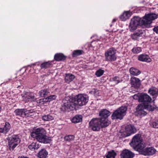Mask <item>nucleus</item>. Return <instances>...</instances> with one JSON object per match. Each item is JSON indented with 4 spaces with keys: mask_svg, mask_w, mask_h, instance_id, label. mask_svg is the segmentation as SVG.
Masks as SVG:
<instances>
[{
    "mask_svg": "<svg viewBox=\"0 0 158 158\" xmlns=\"http://www.w3.org/2000/svg\"><path fill=\"white\" fill-rule=\"evenodd\" d=\"M83 51L81 50H76L74 51L72 54V56L73 57H76L82 54Z\"/></svg>",
    "mask_w": 158,
    "mask_h": 158,
    "instance_id": "obj_34",
    "label": "nucleus"
},
{
    "mask_svg": "<svg viewBox=\"0 0 158 158\" xmlns=\"http://www.w3.org/2000/svg\"><path fill=\"white\" fill-rule=\"evenodd\" d=\"M40 145L36 142H33L28 146V148L31 151H35L38 149L40 147Z\"/></svg>",
    "mask_w": 158,
    "mask_h": 158,
    "instance_id": "obj_25",
    "label": "nucleus"
},
{
    "mask_svg": "<svg viewBox=\"0 0 158 158\" xmlns=\"http://www.w3.org/2000/svg\"><path fill=\"white\" fill-rule=\"evenodd\" d=\"M74 137H75L73 135H69L64 136V138H74Z\"/></svg>",
    "mask_w": 158,
    "mask_h": 158,
    "instance_id": "obj_46",
    "label": "nucleus"
},
{
    "mask_svg": "<svg viewBox=\"0 0 158 158\" xmlns=\"http://www.w3.org/2000/svg\"><path fill=\"white\" fill-rule=\"evenodd\" d=\"M129 72L131 75L133 76H137L140 73V72L139 70L133 67L130 68L129 70Z\"/></svg>",
    "mask_w": 158,
    "mask_h": 158,
    "instance_id": "obj_27",
    "label": "nucleus"
},
{
    "mask_svg": "<svg viewBox=\"0 0 158 158\" xmlns=\"http://www.w3.org/2000/svg\"><path fill=\"white\" fill-rule=\"evenodd\" d=\"M90 127L94 131H99L101 128L100 122L99 118H94L89 122Z\"/></svg>",
    "mask_w": 158,
    "mask_h": 158,
    "instance_id": "obj_8",
    "label": "nucleus"
},
{
    "mask_svg": "<svg viewBox=\"0 0 158 158\" xmlns=\"http://www.w3.org/2000/svg\"><path fill=\"white\" fill-rule=\"evenodd\" d=\"M13 139L14 138H19V137L18 135H14V137L13 136L12 138Z\"/></svg>",
    "mask_w": 158,
    "mask_h": 158,
    "instance_id": "obj_47",
    "label": "nucleus"
},
{
    "mask_svg": "<svg viewBox=\"0 0 158 158\" xmlns=\"http://www.w3.org/2000/svg\"><path fill=\"white\" fill-rule=\"evenodd\" d=\"M42 119L44 121H48L53 119L54 117L51 115L47 114L43 116Z\"/></svg>",
    "mask_w": 158,
    "mask_h": 158,
    "instance_id": "obj_30",
    "label": "nucleus"
},
{
    "mask_svg": "<svg viewBox=\"0 0 158 158\" xmlns=\"http://www.w3.org/2000/svg\"><path fill=\"white\" fill-rule=\"evenodd\" d=\"M135 129L134 127L131 125H129L126 127L125 130L123 133H121V137H126L130 135L132 133H134Z\"/></svg>",
    "mask_w": 158,
    "mask_h": 158,
    "instance_id": "obj_9",
    "label": "nucleus"
},
{
    "mask_svg": "<svg viewBox=\"0 0 158 158\" xmlns=\"http://www.w3.org/2000/svg\"><path fill=\"white\" fill-rule=\"evenodd\" d=\"M66 57L62 53H58L55 55L54 56L55 60L59 61L65 60Z\"/></svg>",
    "mask_w": 158,
    "mask_h": 158,
    "instance_id": "obj_22",
    "label": "nucleus"
},
{
    "mask_svg": "<svg viewBox=\"0 0 158 158\" xmlns=\"http://www.w3.org/2000/svg\"><path fill=\"white\" fill-rule=\"evenodd\" d=\"M51 65V63L50 62H44L41 64L40 66L41 69H47Z\"/></svg>",
    "mask_w": 158,
    "mask_h": 158,
    "instance_id": "obj_33",
    "label": "nucleus"
},
{
    "mask_svg": "<svg viewBox=\"0 0 158 158\" xmlns=\"http://www.w3.org/2000/svg\"><path fill=\"white\" fill-rule=\"evenodd\" d=\"M110 114V112L106 109H104L101 111L99 113V115L100 116L101 118H108Z\"/></svg>",
    "mask_w": 158,
    "mask_h": 158,
    "instance_id": "obj_21",
    "label": "nucleus"
},
{
    "mask_svg": "<svg viewBox=\"0 0 158 158\" xmlns=\"http://www.w3.org/2000/svg\"><path fill=\"white\" fill-rule=\"evenodd\" d=\"M153 31L157 34H158V26L155 27L153 29Z\"/></svg>",
    "mask_w": 158,
    "mask_h": 158,
    "instance_id": "obj_45",
    "label": "nucleus"
},
{
    "mask_svg": "<svg viewBox=\"0 0 158 158\" xmlns=\"http://www.w3.org/2000/svg\"><path fill=\"white\" fill-rule=\"evenodd\" d=\"M148 93L152 96L158 94V89L152 88L148 90Z\"/></svg>",
    "mask_w": 158,
    "mask_h": 158,
    "instance_id": "obj_31",
    "label": "nucleus"
},
{
    "mask_svg": "<svg viewBox=\"0 0 158 158\" xmlns=\"http://www.w3.org/2000/svg\"><path fill=\"white\" fill-rule=\"evenodd\" d=\"M158 17V15L154 13H151L145 15L143 19L138 17H134L131 19L129 25V29L130 31H132L135 30L138 25H144L150 24L152 20L156 19Z\"/></svg>",
    "mask_w": 158,
    "mask_h": 158,
    "instance_id": "obj_1",
    "label": "nucleus"
},
{
    "mask_svg": "<svg viewBox=\"0 0 158 158\" xmlns=\"http://www.w3.org/2000/svg\"><path fill=\"white\" fill-rule=\"evenodd\" d=\"M65 139V140L66 141H70L71 139Z\"/></svg>",
    "mask_w": 158,
    "mask_h": 158,
    "instance_id": "obj_48",
    "label": "nucleus"
},
{
    "mask_svg": "<svg viewBox=\"0 0 158 158\" xmlns=\"http://www.w3.org/2000/svg\"><path fill=\"white\" fill-rule=\"evenodd\" d=\"M130 145L137 151L140 152L141 154L145 156L152 155L156 152L153 147H148L143 149L146 145L142 139H132Z\"/></svg>",
    "mask_w": 158,
    "mask_h": 158,
    "instance_id": "obj_2",
    "label": "nucleus"
},
{
    "mask_svg": "<svg viewBox=\"0 0 158 158\" xmlns=\"http://www.w3.org/2000/svg\"><path fill=\"white\" fill-rule=\"evenodd\" d=\"M145 35V32L144 30L142 29L138 30L131 35V38L134 40H136L139 37L144 36Z\"/></svg>",
    "mask_w": 158,
    "mask_h": 158,
    "instance_id": "obj_16",
    "label": "nucleus"
},
{
    "mask_svg": "<svg viewBox=\"0 0 158 158\" xmlns=\"http://www.w3.org/2000/svg\"><path fill=\"white\" fill-rule=\"evenodd\" d=\"M143 105L145 106V109L149 111H153L154 109V107L150 105V103L148 104H146Z\"/></svg>",
    "mask_w": 158,
    "mask_h": 158,
    "instance_id": "obj_37",
    "label": "nucleus"
},
{
    "mask_svg": "<svg viewBox=\"0 0 158 158\" xmlns=\"http://www.w3.org/2000/svg\"><path fill=\"white\" fill-rule=\"evenodd\" d=\"M150 125L153 127L158 128V121L150 122Z\"/></svg>",
    "mask_w": 158,
    "mask_h": 158,
    "instance_id": "obj_40",
    "label": "nucleus"
},
{
    "mask_svg": "<svg viewBox=\"0 0 158 158\" xmlns=\"http://www.w3.org/2000/svg\"><path fill=\"white\" fill-rule=\"evenodd\" d=\"M114 81L115 82L116 84H118L119 82L118 77H115L113 79Z\"/></svg>",
    "mask_w": 158,
    "mask_h": 158,
    "instance_id": "obj_43",
    "label": "nucleus"
},
{
    "mask_svg": "<svg viewBox=\"0 0 158 158\" xmlns=\"http://www.w3.org/2000/svg\"><path fill=\"white\" fill-rule=\"evenodd\" d=\"M75 100V99L73 97L69 96L65 97L63 100V104L60 108L61 111L63 112L69 111L74 110L76 107L74 102Z\"/></svg>",
    "mask_w": 158,
    "mask_h": 158,
    "instance_id": "obj_3",
    "label": "nucleus"
},
{
    "mask_svg": "<svg viewBox=\"0 0 158 158\" xmlns=\"http://www.w3.org/2000/svg\"><path fill=\"white\" fill-rule=\"evenodd\" d=\"M141 51V49L140 47H135L132 49V52L135 54L139 53Z\"/></svg>",
    "mask_w": 158,
    "mask_h": 158,
    "instance_id": "obj_38",
    "label": "nucleus"
},
{
    "mask_svg": "<svg viewBox=\"0 0 158 158\" xmlns=\"http://www.w3.org/2000/svg\"><path fill=\"white\" fill-rule=\"evenodd\" d=\"M104 72V71L101 69H99L95 73V75L96 76L98 77H99L102 75Z\"/></svg>",
    "mask_w": 158,
    "mask_h": 158,
    "instance_id": "obj_39",
    "label": "nucleus"
},
{
    "mask_svg": "<svg viewBox=\"0 0 158 158\" xmlns=\"http://www.w3.org/2000/svg\"><path fill=\"white\" fill-rule=\"evenodd\" d=\"M46 131L43 128H38L35 130L31 134V136L33 138H46Z\"/></svg>",
    "mask_w": 158,
    "mask_h": 158,
    "instance_id": "obj_7",
    "label": "nucleus"
},
{
    "mask_svg": "<svg viewBox=\"0 0 158 158\" xmlns=\"http://www.w3.org/2000/svg\"><path fill=\"white\" fill-rule=\"evenodd\" d=\"M116 154L113 151L108 152L107 155L106 156V158H114Z\"/></svg>",
    "mask_w": 158,
    "mask_h": 158,
    "instance_id": "obj_32",
    "label": "nucleus"
},
{
    "mask_svg": "<svg viewBox=\"0 0 158 158\" xmlns=\"http://www.w3.org/2000/svg\"><path fill=\"white\" fill-rule=\"evenodd\" d=\"M74 78V75L71 74H66L65 80L66 83H69L73 81Z\"/></svg>",
    "mask_w": 158,
    "mask_h": 158,
    "instance_id": "obj_24",
    "label": "nucleus"
},
{
    "mask_svg": "<svg viewBox=\"0 0 158 158\" xmlns=\"http://www.w3.org/2000/svg\"><path fill=\"white\" fill-rule=\"evenodd\" d=\"M10 128V124L8 122H6L4 127L0 128V133H6L9 131Z\"/></svg>",
    "mask_w": 158,
    "mask_h": 158,
    "instance_id": "obj_20",
    "label": "nucleus"
},
{
    "mask_svg": "<svg viewBox=\"0 0 158 158\" xmlns=\"http://www.w3.org/2000/svg\"><path fill=\"white\" fill-rule=\"evenodd\" d=\"M16 115H18L22 117H27L30 113H31L30 110H27L25 109H17L14 111Z\"/></svg>",
    "mask_w": 158,
    "mask_h": 158,
    "instance_id": "obj_11",
    "label": "nucleus"
},
{
    "mask_svg": "<svg viewBox=\"0 0 158 158\" xmlns=\"http://www.w3.org/2000/svg\"><path fill=\"white\" fill-rule=\"evenodd\" d=\"M45 101V98L44 99H41L38 100V101L37 102L40 103L41 104H44V102H46Z\"/></svg>",
    "mask_w": 158,
    "mask_h": 158,
    "instance_id": "obj_42",
    "label": "nucleus"
},
{
    "mask_svg": "<svg viewBox=\"0 0 158 158\" xmlns=\"http://www.w3.org/2000/svg\"><path fill=\"white\" fill-rule=\"evenodd\" d=\"M56 98V96L55 95H50L45 98V101L47 102H49L53 100H55Z\"/></svg>",
    "mask_w": 158,
    "mask_h": 158,
    "instance_id": "obj_36",
    "label": "nucleus"
},
{
    "mask_svg": "<svg viewBox=\"0 0 158 158\" xmlns=\"http://www.w3.org/2000/svg\"><path fill=\"white\" fill-rule=\"evenodd\" d=\"M130 14L127 11H125L120 17V18L122 21H124L130 16Z\"/></svg>",
    "mask_w": 158,
    "mask_h": 158,
    "instance_id": "obj_28",
    "label": "nucleus"
},
{
    "mask_svg": "<svg viewBox=\"0 0 158 158\" xmlns=\"http://www.w3.org/2000/svg\"><path fill=\"white\" fill-rule=\"evenodd\" d=\"M24 99L26 102L35 101L36 98L34 93L31 92L26 93L23 96Z\"/></svg>",
    "mask_w": 158,
    "mask_h": 158,
    "instance_id": "obj_14",
    "label": "nucleus"
},
{
    "mask_svg": "<svg viewBox=\"0 0 158 158\" xmlns=\"http://www.w3.org/2000/svg\"><path fill=\"white\" fill-rule=\"evenodd\" d=\"M116 21V19H114L113 20L112 22H115V21Z\"/></svg>",
    "mask_w": 158,
    "mask_h": 158,
    "instance_id": "obj_50",
    "label": "nucleus"
},
{
    "mask_svg": "<svg viewBox=\"0 0 158 158\" xmlns=\"http://www.w3.org/2000/svg\"><path fill=\"white\" fill-rule=\"evenodd\" d=\"M17 139H19V143L20 139H9L8 144L9 145V149L10 150H13L14 148L18 145V143H16L18 141Z\"/></svg>",
    "mask_w": 158,
    "mask_h": 158,
    "instance_id": "obj_17",
    "label": "nucleus"
},
{
    "mask_svg": "<svg viewBox=\"0 0 158 158\" xmlns=\"http://www.w3.org/2000/svg\"><path fill=\"white\" fill-rule=\"evenodd\" d=\"M49 92L46 89L41 90L39 92V94L41 97H45L47 96Z\"/></svg>",
    "mask_w": 158,
    "mask_h": 158,
    "instance_id": "obj_29",
    "label": "nucleus"
},
{
    "mask_svg": "<svg viewBox=\"0 0 158 158\" xmlns=\"http://www.w3.org/2000/svg\"><path fill=\"white\" fill-rule=\"evenodd\" d=\"M48 155V152L46 150L42 149L38 153V156L39 158H46Z\"/></svg>",
    "mask_w": 158,
    "mask_h": 158,
    "instance_id": "obj_23",
    "label": "nucleus"
},
{
    "mask_svg": "<svg viewBox=\"0 0 158 158\" xmlns=\"http://www.w3.org/2000/svg\"><path fill=\"white\" fill-rule=\"evenodd\" d=\"M157 121H158V120Z\"/></svg>",
    "mask_w": 158,
    "mask_h": 158,
    "instance_id": "obj_51",
    "label": "nucleus"
},
{
    "mask_svg": "<svg viewBox=\"0 0 158 158\" xmlns=\"http://www.w3.org/2000/svg\"><path fill=\"white\" fill-rule=\"evenodd\" d=\"M143 104H139L136 108V111L135 112V115L138 116L142 117L146 115V111H144L145 106Z\"/></svg>",
    "mask_w": 158,
    "mask_h": 158,
    "instance_id": "obj_10",
    "label": "nucleus"
},
{
    "mask_svg": "<svg viewBox=\"0 0 158 158\" xmlns=\"http://www.w3.org/2000/svg\"><path fill=\"white\" fill-rule=\"evenodd\" d=\"M131 84L132 87L138 89L140 86L141 82L140 80L134 77H132L130 79Z\"/></svg>",
    "mask_w": 158,
    "mask_h": 158,
    "instance_id": "obj_13",
    "label": "nucleus"
},
{
    "mask_svg": "<svg viewBox=\"0 0 158 158\" xmlns=\"http://www.w3.org/2000/svg\"><path fill=\"white\" fill-rule=\"evenodd\" d=\"M82 120V116L80 115H77L74 117L72 120L73 123H77L81 122Z\"/></svg>",
    "mask_w": 158,
    "mask_h": 158,
    "instance_id": "obj_26",
    "label": "nucleus"
},
{
    "mask_svg": "<svg viewBox=\"0 0 158 158\" xmlns=\"http://www.w3.org/2000/svg\"><path fill=\"white\" fill-rule=\"evenodd\" d=\"M142 137H141V134H138L136 135H135V136H134L132 138H142Z\"/></svg>",
    "mask_w": 158,
    "mask_h": 158,
    "instance_id": "obj_44",
    "label": "nucleus"
},
{
    "mask_svg": "<svg viewBox=\"0 0 158 158\" xmlns=\"http://www.w3.org/2000/svg\"><path fill=\"white\" fill-rule=\"evenodd\" d=\"M134 154L127 149L122 151L121 154V158H132L134 156Z\"/></svg>",
    "mask_w": 158,
    "mask_h": 158,
    "instance_id": "obj_15",
    "label": "nucleus"
},
{
    "mask_svg": "<svg viewBox=\"0 0 158 158\" xmlns=\"http://www.w3.org/2000/svg\"><path fill=\"white\" fill-rule=\"evenodd\" d=\"M24 156H19L18 158H24Z\"/></svg>",
    "mask_w": 158,
    "mask_h": 158,
    "instance_id": "obj_49",
    "label": "nucleus"
},
{
    "mask_svg": "<svg viewBox=\"0 0 158 158\" xmlns=\"http://www.w3.org/2000/svg\"><path fill=\"white\" fill-rule=\"evenodd\" d=\"M117 50L114 48H110L104 53L105 60L108 62H112L117 59L116 55Z\"/></svg>",
    "mask_w": 158,
    "mask_h": 158,
    "instance_id": "obj_4",
    "label": "nucleus"
},
{
    "mask_svg": "<svg viewBox=\"0 0 158 158\" xmlns=\"http://www.w3.org/2000/svg\"><path fill=\"white\" fill-rule=\"evenodd\" d=\"M38 141L44 144L50 143L51 141V139H36Z\"/></svg>",
    "mask_w": 158,
    "mask_h": 158,
    "instance_id": "obj_35",
    "label": "nucleus"
},
{
    "mask_svg": "<svg viewBox=\"0 0 158 158\" xmlns=\"http://www.w3.org/2000/svg\"><path fill=\"white\" fill-rule=\"evenodd\" d=\"M75 99L74 103L76 106L78 105L80 106H82L86 104L88 101V97L86 95L79 94L75 97L73 98Z\"/></svg>",
    "mask_w": 158,
    "mask_h": 158,
    "instance_id": "obj_6",
    "label": "nucleus"
},
{
    "mask_svg": "<svg viewBox=\"0 0 158 158\" xmlns=\"http://www.w3.org/2000/svg\"><path fill=\"white\" fill-rule=\"evenodd\" d=\"M99 119L101 128L106 127L110 123V122L108 120V118H100Z\"/></svg>",
    "mask_w": 158,
    "mask_h": 158,
    "instance_id": "obj_19",
    "label": "nucleus"
},
{
    "mask_svg": "<svg viewBox=\"0 0 158 158\" xmlns=\"http://www.w3.org/2000/svg\"><path fill=\"white\" fill-rule=\"evenodd\" d=\"M140 94L138 93L136 94H135L132 96L133 98L135 100H139V98H140Z\"/></svg>",
    "mask_w": 158,
    "mask_h": 158,
    "instance_id": "obj_41",
    "label": "nucleus"
},
{
    "mask_svg": "<svg viewBox=\"0 0 158 158\" xmlns=\"http://www.w3.org/2000/svg\"><path fill=\"white\" fill-rule=\"evenodd\" d=\"M138 60L141 61L149 62L151 61V59L149 56L146 54H142L138 56Z\"/></svg>",
    "mask_w": 158,
    "mask_h": 158,
    "instance_id": "obj_18",
    "label": "nucleus"
},
{
    "mask_svg": "<svg viewBox=\"0 0 158 158\" xmlns=\"http://www.w3.org/2000/svg\"><path fill=\"white\" fill-rule=\"evenodd\" d=\"M152 101L151 98L146 94H141L139 98V102H142L140 104L145 105L149 104Z\"/></svg>",
    "mask_w": 158,
    "mask_h": 158,
    "instance_id": "obj_12",
    "label": "nucleus"
},
{
    "mask_svg": "<svg viewBox=\"0 0 158 158\" xmlns=\"http://www.w3.org/2000/svg\"><path fill=\"white\" fill-rule=\"evenodd\" d=\"M127 108L126 106H121L113 112L111 116L112 119H119L121 120L126 114Z\"/></svg>",
    "mask_w": 158,
    "mask_h": 158,
    "instance_id": "obj_5",
    "label": "nucleus"
}]
</instances>
